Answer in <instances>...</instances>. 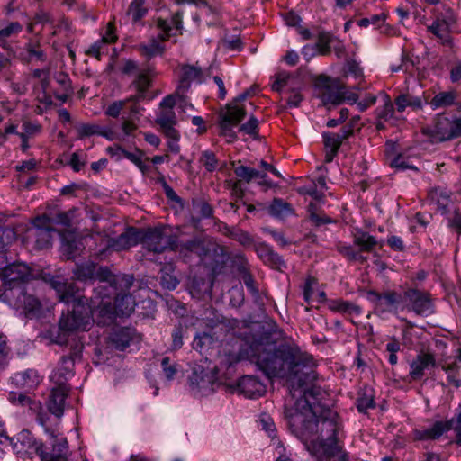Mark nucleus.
Listing matches in <instances>:
<instances>
[{"label":"nucleus","mask_w":461,"mask_h":461,"mask_svg":"<svg viewBox=\"0 0 461 461\" xmlns=\"http://www.w3.org/2000/svg\"><path fill=\"white\" fill-rule=\"evenodd\" d=\"M173 251L178 252L181 256L187 258L196 255L201 258L206 257L210 251V242L206 237L194 236L185 241H178L175 237Z\"/></svg>","instance_id":"13"},{"label":"nucleus","mask_w":461,"mask_h":461,"mask_svg":"<svg viewBox=\"0 0 461 461\" xmlns=\"http://www.w3.org/2000/svg\"><path fill=\"white\" fill-rule=\"evenodd\" d=\"M246 355L267 377L286 378L292 384L293 396H295V384L300 388L317 377L314 359L298 347L254 342L247 348Z\"/></svg>","instance_id":"2"},{"label":"nucleus","mask_w":461,"mask_h":461,"mask_svg":"<svg viewBox=\"0 0 461 461\" xmlns=\"http://www.w3.org/2000/svg\"><path fill=\"white\" fill-rule=\"evenodd\" d=\"M403 298L407 303L409 311L416 315L428 317L434 313L435 307L429 293L416 288H410L404 292Z\"/></svg>","instance_id":"11"},{"label":"nucleus","mask_w":461,"mask_h":461,"mask_svg":"<svg viewBox=\"0 0 461 461\" xmlns=\"http://www.w3.org/2000/svg\"><path fill=\"white\" fill-rule=\"evenodd\" d=\"M68 392V388L67 385H57V387L52 389L47 403L50 412L57 417H61L63 415Z\"/></svg>","instance_id":"27"},{"label":"nucleus","mask_w":461,"mask_h":461,"mask_svg":"<svg viewBox=\"0 0 461 461\" xmlns=\"http://www.w3.org/2000/svg\"><path fill=\"white\" fill-rule=\"evenodd\" d=\"M113 305L119 317L129 316L135 307V302L130 294H116L113 296Z\"/></svg>","instance_id":"32"},{"label":"nucleus","mask_w":461,"mask_h":461,"mask_svg":"<svg viewBox=\"0 0 461 461\" xmlns=\"http://www.w3.org/2000/svg\"><path fill=\"white\" fill-rule=\"evenodd\" d=\"M376 238L370 233L357 229L353 234V245L358 247V251L372 252L373 249L377 245Z\"/></svg>","instance_id":"31"},{"label":"nucleus","mask_w":461,"mask_h":461,"mask_svg":"<svg viewBox=\"0 0 461 461\" xmlns=\"http://www.w3.org/2000/svg\"><path fill=\"white\" fill-rule=\"evenodd\" d=\"M73 275L77 280L84 283L98 281V285L123 283L124 288L129 289L133 283L131 276H116L112 274L107 267L98 266L90 260L77 264L73 269Z\"/></svg>","instance_id":"5"},{"label":"nucleus","mask_w":461,"mask_h":461,"mask_svg":"<svg viewBox=\"0 0 461 461\" xmlns=\"http://www.w3.org/2000/svg\"><path fill=\"white\" fill-rule=\"evenodd\" d=\"M259 423L261 425L262 429H264L270 438H275L276 428L271 417H269L267 414L260 415Z\"/></svg>","instance_id":"61"},{"label":"nucleus","mask_w":461,"mask_h":461,"mask_svg":"<svg viewBox=\"0 0 461 461\" xmlns=\"http://www.w3.org/2000/svg\"><path fill=\"white\" fill-rule=\"evenodd\" d=\"M446 217L447 227L458 236L461 235V210L454 209L452 212L450 209L447 214H443Z\"/></svg>","instance_id":"47"},{"label":"nucleus","mask_w":461,"mask_h":461,"mask_svg":"<svg viewBox=\"0 0 461 461\" xmlns=\"http://www.w3.org/2000/svg\"><path fill=\"white\" fill-rule=\"evenodd\" d=\"M268 212L275 218L285 219L294 214V209L289 203L275 198L268 207Z\"/></svg>","instance_id":"34"},{"label":"nucleus","mask_w":461,"mask_h":461,"mask_svg":"<svg viewBox=\"0 0 461 461\" xmlns=\"http://www.w3.org/2000/svg\"><path fill=\"white\" fill-rule=\"evenodd\" d=\"M336 36L331 34L329 32L321 31L319 32L318 41L316 43V47L318 48V51L321 55H328L331 51V44L335 41Z\"/></svg>","instance_id":"44"},{"label":"nucleus","mask_w":461,"mask_h":461,"mask_svg":"<svg viewBox=\"0 0 461 461\" xmlns=\"http://www.w3.org/2000/svg\"><path fill=\"white\" fill-rule=\"evenodd\" d=\"M23 290V287H19V291L16 292V306L23 308L24 313L29 318L38 316L41 311L40 300L33 295L27 294Z\"/></svg>","instance_id":"25"},{"label":"nucleus","mask_w":461,"mask_h":461,"mask_svg":"<svg viewBox=\"0 0 461 461\" xmlns=\"http://www.w3.org/2000/svg\"><path fill=\"white\" fill-rule=\"evenodd\" d=\"M46 433L50 434L51 438L52 450L46 452L42 448L41 452V459L42 461H68V443L66 438L57 437L53 430L49 429H45Z\"/></svg>","instance_id":"18"},{"label":"nucleus","mask_w":461,"mask_h":461,"mask_svg":"<svg viewBox=\"0 0 461 461\" xmlns=\"http://www.w3.org/2000/svg\"><path fill=\"white\" fill-rule=\"evenodd\" d=\"M113 36L111 38L103 36L102 39L95 41L93 44L90 45V47L86 50V54L88 56L95 57L97 59H100L102 48L105 44L113 42Z\"/></svg>","instance_id":"51"},{"label":"nucleus","mask_w":461,"mask_h":461,"mask_svg":"<svg viewBox=\"0 0 461 461\" xmlns=\"http://www.w3.org/2000/svg\"><path fill=\"white\" fill-rule=\"evenodd\" d=\"M385 21V15L383 14H373L371 17L362 18L357 22V25L360 27H368L369 25H375L379 27Z\"/></svg>","instance_id":"57"},{"label":"nucleus","mask_w":461,"mask_h":461,"mask_svg":"<svg viewBox=\"0 0 461 461\" xmlns=\"http://www.w3.org/2000/svg\"><path fill=\"white\" fill-rule=\"evenodd\" d=\"M51 229L50 228H41L37 227L33 230V235L35 237V244L36 248L42 249L48 248L51 244Z\"/></svg>","instance_id":"46"},{"label":"nucleus","mask_w":461,"mask_h":461,"mask_svg":"<svg viewBox=\"0 0 461 461\" xmlns=\"http://www.w3.org/2000/svg\"><path fill=\"white\" fill-rule=\"evenodd\" d=\"M435 366L436 358L433 354L429 352L420 353L410 364L409 375L411 380H420L424 375V371L429 367H434Z\"/></svg>","instance_id":"22"},{"label":"nucleus","mask_w":461,"mask_h":461,"mask_svg":"<svg viewBox=\"0 0 461 461\" xmlns=\"http://www.w3.org/2000/svg\"><path fill=\"white\" fill-rule=\"evenodd\" d=\"M323 142L326 149H333L339 151L341 144L338 140V136L334 132H323Z\"/></svg>","instance_id":"60"},{"label":"nucleus","mask_w":461,"mask_h":461,"mask_svg":"<svg viewBox=\"0 0 461 461\" xmlns=\"http://www.w3.org/2000/svg\"><path fill=\"white\" fill-rule=\"evenodd\" d=\"M156 122L160 127L175 125L176 122L175 112L173 110H163Z\"/></svg>","instance_id":"55"},{"label":"nucleus","mask_w":461,"mask_h":461,"mask_svg":"<svg viewBox=\"0 0 461 461\" xmlns=\"http://www.w3.org/2000/svg\"><path fill=\"white\" fill-rule=\"evenodd\" d=\"M461 135V118L438 117L432 129L435 141H446Z\"/></svg>","instance_id":"14"},{"label":"nucleus","mask_w":461,"mask_h":461,"mask_svg":"<svg viewBox=\"0 0 461 461\" xmlns=\"http://www.w3.org/2000/svg\"><path fill=\"white\" fill-rule=\"evenodd\" d=\"M50 285L53 288L59 298L60 302L69 304L70 302L76 301L77 297L73 284L68 283L64 277L60 276H53L50 279Z\"/></svg>","instance_id":"24"},{"label":"nucleus","mask_w":461,"mask_h":461,"mask_svg":"<svg viewBox=\"0 0 461 461\" xmlns=\"http://www.w3.org/2000/svg\"><path fill=\"white\" fill-rule=\"evenodd\" d=\"M145 1L146 0H133L131 3L128 14L132 16L133 22H138L146 15L148 9L145 7Z\"/></svg>","instance_id":"48"},{"label":"nucleus","mask_w":461,"mask_h":461,"mask_svg":"<svg viewBox=\"0 0 461 461\" xmlns=\"http://www.w3.org/2000/svg\"><path fill=\"white\" fill-rule=\"evenodd\" d=\"M443 423L450 425V429H453L456 433L455 443L461 446V411L456 417L443 421Z\"/></svg>","instance_id":"58"},{"label":"nucleus","mask_w":461,"mask_h":461,"mask_svg":"<svg viewBox=\"0 0 461 461\" xmlns=\"http://www.w3.org/2000/svg\"><path fill=\"white\" fill-rule=\"evenodd\" d=\"M448 430H450V425L443 423V421H436L429 429H414L413 436L416 440H435Z\"/></svg>","instance_id":"30"},{"label":"nucleus","mask_w":461,"mask_h":461,"mask_svg":"<svg viewBox=\"0 0 461 461\" xmlns=\"http://www.w3.org/2000/svg\"><path fill=\"white\" fill-rule=\"evenodd\" d=\"M200 162L209 172H213L218 167V160L212 151L205 150L202 153Z\"/></svg>","instance_id":"53"},{"label":"nucleus","mask_w":461,"mask_h":461,"mask_svg":"<svg viewBox=\"0 0 461 461\" xmlns=\"http://www.w3.org/2000/svg\"><path fill=\"white\" fill-rule=\"evenodd\" d=\"M309 219L312 224L316 227H320L324 224L331 223L332 220L326 215H320L316 212V205L311 203L308 205Z\"/></svg>","instance_id":"52"},{"label":"nucleus","mask_w":461,"mask_h":461,"mask_svg":"<svg viewBox=\"0 0 461 461\" xmlns=\"http://www.w3.org/2000/svg\"><path fill=\"white\" fill-rule=\"evenodd\" d=\"M175 267L172 264H165L161 269L160 285L164 289L174 290L179 284L178 279L174 275Z\"/></svg>","instance_id":"36"},{"label":"nucleus","mask_w":461,"mask_h":461,"mask_svg":"<svg viewBox=\"0 0 461 461\" xmlns=\"http://www.w3.org/2000/svg\"><path fill=\"white\" fill-rule=\"evenodd\" d=\"M204 75L202 68L196 65H185L181 68V76L178 83V93H186L193 82L203 83Z\"/></svg>","instance_id":"21"},{"label":"nucleus","mask_w":461,"mask_h":461,"mask_svg":"<svg viewBox=\"0 0 461 461\" xmlns=\"http://www.w3.org/2000/svg\"><path fill=\"white\" fill-rule=\"evenodd\" d=\"M15 239V232L8 228L0 229V266L6 263V247Z\"/></svg>","instance_id":"41"},{"label":"nucleus","mask_w":461,"mask_h":461,"mask_svg":"<svg viewBox=\"0 0 461 461\" xmlns=\"http://www.w3.org/2000/svg\"><path fill=\"white\" fill-rule=\"evenodd\" d=\"M456 98L454 91L440 92L437 94L429 102V105L433 110L447 107L452 105Z\"/></svg>","instance_id":"40"},{"label":"nucleus","mask_w":461,"mask_h":461,"mask_svg":"<svg viewBox=\"0 0 461 461\" xmlns=\"http://www.w3.org/2000/svg\"><path fill=\"white\" fill-rule=\"evenodd\" d=\"M82 349V344H76L69 356L61 357L59 366L50 375V380L54 384L57 385H67V381L74 375V364L77 359H80Z\"/></svg>","instance_id":"12"},{"label":"nucleus","mask_w":461,"mask_h":461,"mask_svg":"<svg viewBox=\"0 0 461 461\" xmlns=\"http://www.w3.org/2000/svg\"><path fill=\"white\" fill-rule=\"evenodd\" d=\"M11 381L16 388L23 389L24 392H30L40 384V376L37 371L29 369L14 374V375L11 377Z\"/></svg>","instance_id":"29"},{"label":"nucleus","mask_w":461,"mask_h":461,"mask_svg":"<svg viewBox=\"0 0 461 461\" xmlns=\"http://www.w3.org/2000/svg\"><path fill=\"white\" fill-rule=\"evenodd\" d=\"M139 230L129 228L118 237L112 239L109 246L117 251L128 249L140 243Z\"/></svg>","instance_id":"28"},{"label":"nucleus","mask_w":461,"mask_h":461,"mask_svg":"<svg viewBox=\"0 0 461 461\" xmlns=\"http://www.w3.org/2000/svg\"><path fill=\"white\" fill-rule=\"evenodd\" d=\"M258 121L251 115L247 122L242 123L239 126V131L248 134L249 136L256 137L258 135Z\"/></svg>","instance_id":"54"},{"label":"nucleus","mask_w":461,"mask_h":461,"mask_svg":"<svg viewBox=\"0 0 461 461\" xmlns=\"http://www.w3.org/2000/svg\"><path fill=\"white\" fill-rule=\"evenodd\" d=\"M161 366L167 379L172 380L177 372L176 364L166 357L161 361Z\"/></svg>","instance_id":"59"},{"label":"nucleus","mask_w":461,"mask_h":461,"mask_svg":"<svg viewBox=\"0 0 461 461\" xmlns=\"http://www.w3.org/2000/svg\"><path fill=\"white\" fill-rule=\"evenodd\" d=\"M330 309L333 312L342 313H354L356 315H359L361 313V308L358 305L343 300L332 301L330 304Z\"/></svg>","instance_id":"43"},{"label":"nucleus","mask_w":461,"mask_h":461,"mask_svg":"<svg viewBox=\"0 0 461 461\" xmlns=\"http://www.w3.org/2000/svg\"><path fill=\"white\" fill-rule=\"evenodd\" d=\"M61 250L63 255L67 258V259H72L77 255L79 254L80 251V243L77 240H65L62 242Z\"/></svg>","instance_id":"50"},{"label":"nucleus","mask_w":461,"mask_h":461,"mask_svg":"<svg viewBox=\"0 0 461 461\" xmlns=\"http://www.w3.org/2000/svg\"><path fill=\"white\" fill-rule=\"evenodd\" d=\"M117 285H98L94 290L95 294L94 297L90 300L85 297V304L91 310L90 321H96L98 325L105 326L119 317L113 305Z\"/></svg>","instance_id":"3"},{"label":"nucleus","mask_w":461,"mask_h":461,"mask_svg":"<svg viewBox=\"0 0 461 461\" xmlns=\"http://www.w3.org/2000/svg\"><path fill=\"white\" fill-rule=\"evenodd\" d=\"M427 199L441 214H447L453 203L452 192L443 186H434L428 190Z\"/></svg>","instance_id":"19"},{"label":"nucleus","mask_w":461,"mask_h":461,"mask_svg":"<svg viewBox=\"0 0 461 461\" xmlns=\"http://www.w3.org/2000/svg\"><path fill=\"white\" fill-rule=\"evenodd\" d=\"M12 439L13 440L10 442L13 444L14 449L17 453H35L41 457V452L42 451L43 444L38 443L29 430L23 429L19 432L15 438V442H14V438Z\"/></svg>","instance_id":"20"},{"label":"nucleus","mask_w":461,"mask_h":461,"mask_svg":"<svg viewBox=\"0 0 461 461\" xmlns=\"http://www.w3.org/2000/svg\"><path fill=\"white\" fill-rule=\"evenodd\" d=\"M171 336H172L171 348L173 350L179 349L184 344V342H183V338H184L183 327L181 325L176 326L172 331Z\"/></svg>","instance_id":"62"},{"label":"nucleus","mask_w":461,"mask_h":461,"mask_svg":"<svg viewBox=\"0 0 461 461\" xmlns=\"http://www.w3.org/2000/svg\"><path fill=\"white\" fill-rule=\"evenodd\" d=\"M238 391L247 398H257L264 394L265 385L253 375L242 376L237 384Z\"/></svg>","instance_id":"23"},{"label":"nucleus","mask_w":461,"mask_h":461,"mask_svg":"<svg viewBox=\"0 0 461 461\" xmlns=\"http://www.w3.org/2000/svg\"><path fill=\"white\" fill-rule=\"evenodd\" d=\"M192 212L194 221L209 219L213 214L212 207L203 199H194L192 201Z\"/></svg>","instance_id":"33"},{"label":"nucleus","mask_w":461,"mask_h":461,"mask_svg":"<svg viewBox=\"0 0 461 461\" xmlns=\"http://www.w3.org/2000/svg\"><path fill=\"white\" fill-rule=\"evenodd\" d=\"M441 369L447 374V380L449 384L456 388L461 387L460 366L456 361L442 365Z\"/></svg>","instance_id":"39"},{"label":"nucleus","mask_w":461,"mask_h":461,"mask_svg":"<svg viewBox=\"0 0 461 461\" xmlns=\"http://www.w3.org/2000/svg\"><path fill=\"white\" fill-rule=\"evenodd\" d=\"M1 276L3 279V294L7 298L15 297L22 284L28 281L32 276L31 268L21 262L5 265L2 268Z\"/></svg>","instance_id":"8"},{"label":"nucleus","mask_w":461,"mask_h":461,"mask_svg":"<svg viewBox=\"0 0 461 461\" xmlns=\"http://www.w3.org/2000/svg\"><path fill=\"white\" fill-rule=\"evenodd\" d=\"M338 251L349 261L365 263L367 260V258L363 256L353 245L339 244Z\"/></svg>","instance_id":"45"},{"label":"nucleus","mask_w":461,"mask_h":461,"mask_svg":"<svg viewBox=\"0 0 461 461\" xmlns=\"http://www.w3.org/2000/svg\"><path fill=\"white\" fill-rule=\"evenodd\" d=\"M252 91V89H249L240 94L230 104H226L218 113L219 135L225 138L229 143H232L238 139L234 129L246 116L244 107L240 105L239 103L245 101Z\"/></svg>","instance_id":"4"},{"label":"nucleus","mask_w":461,"mask_h":461,"mask_svg":"<svg viewBox=\"0 0 461 461\" xmlns=\"http://www.w3.org/2000/svg\"><path fill=\"white\" fill-rule=\"evenodd\" d=\"M214 376L202 366L194 368L189 376L191 392L196 396L209 395L213 392Z\"/></svg>","instance_id":"15"},{"label":"nucleus","mask_w":461,"mask_h":461,"mask_svg":"<svg viewBox=\"0 0 461 461\" xmlns=\"http://www.w3.org/2000/svg\"><path fill=\"white\" fill-rule=\"evenodd\" d=\"M318 86L320 88V97L325 105H336L344 101L345 86L339 85L328 77L321 78L319 80Z\"/></svg>","instance_id":"17"},{"label":"nucleus","mask_w":461,"mask_h":461,"mask_svg":"<svg viewBox=\"0 0 461 461\" xmlns=\"http://www.w3.org/2000/svg\"><path fill=\"white\" fill-rule=\"evenodd\" d=\"M265 263L270 265L273 268L278 270L286 267V265L283 260L282 257L278 253L275 252L273 249L268 254V257L266 259Z\"/></svg>","instance_id":"63"},{"label":"nucleus","mask_w":461,"mask_h":461,"mask_svg":"<svg viewBox=\"0 0 461 461\" xmlns=\"http://www.w3.org/2000/svg\"><path fill=\"white\" fill-rule=\"evenodd\" d=\"M298 192L301 194L310 195L316 201H321L324 197L323 191H319L315 183H312L310 185L300 187Z\"/></svg>","instance_id":"56"},{"label":"nucleus","mask_w":461,"mask_h":461,"mask_svg":"<svg viewBox=\"0 0 461 461\" xmlns=\"http://www.w3.org/2000/svg\"><path fill=\"white\" fill-rule=\"evenodd\" d=\"M124 158L132 162L143 174L149 171V167L143 162V152L140 149H136L134 152L126 150Z\"/></svg>","instance_id":"49"},{"label":"nucleus","mask_w":461,"mask_h":461,"mask_svg":"<svg viewBox=\"0 0 461 461\" xmlns=\"http://www.w3.org/2000/svg\"><path fill=\"white\" fill-rule=\"evenodd\" d=\"M284 88H287L285 91L287 94V97L285 98L286 106L289 108L299 107L303 100V96L301 93L302 84L290 73L280 72L276 77L272 89L281 93Z\"/></svg>","instance_id":"10"},{"label":"nucleus","mask_w":461,"mask_h":461,"mask_svg":"<svg viewBox=\"0 0 461 461\" xmlns=\"http://www.w3.org/2000/svg\"><path fill=\"white\" fill-rule=\"evenodd\" d=\"M217 342V339H214L210 332H203L195 335L192 345L194 349L204 353L213 348Z\"/></svg>","instance_id":"35"},{"label":"nucleus","mask_w":461,"mask_h":461,"mask_svg":"<svg viewBox=\"0 0 461 461\" xmlns=\"http://www.w3.org/2000/svg\"><path fill=\"white\" fill-rule=\"evenodd\" d=\"M153 76L154 70L152 68L148 67L147 68L142 69L132 82L137 92L146 95V92L151 86V78Z\"/></svg>","instance_id":"37"},{"label":"nucleus","mask_w":461,"mask_h":461,"mask_svg":"<svg viewBox=\"0 0 461 461\" xmlns=\"http://www.w3.org/2000/svg\"><path fill=\"white\" fill-rule=\"evenodd\" d=\"M72 310L62 314L59 320V329L65 331L87 330L90 329V308L85 304V297H77L70 302Z\"/></svg>","instance_id":"7"},{"label":"nucleus","mask_w":461,"mask_h":461,"mask_svg":"<svg viewBox=\"0 0 461 461\" xmlns=\"http://www.w3.org/2000/svg\"><path fill=\"white\" fill-rule=\"evenodd\" d=\"M328 393L319 385L303 391L285 415L291 432L318 461H327L341 452L338 442V413L325 404Z\"/></svg>","instance_id":"1"},{"label":"nucleus","mask_w":461,"mask_h":461,"mask_svg":"<svg viewBox=\"0 0 461 461\" xmlns=\"http://www.w3.org/2000/svg\"><path fill=\"white\" fill-rule=\"evenodd\" d=\"M375 113L376 119L383 120L384 122L394 119L393 104L388 95H384V105L377 107Z\"/></svg>","instance_id":"42"},{"label":"nucleus","mask_w":461,"mask_h":461,"mask_svg":"<svg viewBox=\"0 0 461 461\" xmlns=\"http://www.w3.org/2000/svg\"><path fill=\"white\" fill-rule=\"evenodd\" d=\"M157 27L159 30L157 37H153L147 43H142L139 46V50L142 56L146 59H150L156 56H161L165 51V47L162 41L169 39V37L175 35L172 31H181L182 26V14L176 13L172 16L170 22L158 18L157 20Z\"/></svg>","instance_id":"6"},{"label":"nucleus","mask_w":461,"mask_h":461,"mask_svg":"<svg viewBox=\"0 0 461 461\" xmlns=\"http://www.w3.org/2000/svg\"><path fill=\"white\" fill-rule=\"evenodd\" d=\"M375 407L373 396L362 395L357 400V408L359 412H366L368 409Z\"/></svg>","instance_id":"64"},{"label":"nucleus","mask_w":461,"mask_h":461,"mask_svg":"<svg viewBox=\"0 0 461 461\" xmlns=\"http://www.w3.org/2000/svg\"><path fill=\"white\" fill-rule=\"evenodd\" d=\"M366 298L374 304V308L377 312H390L397 308L402 300V295L395 291H387L379 294L374 290L366 293Z\"/></svg>","instance_id":"16"},{"label":"nucleus","mask_w":461,"mask_h":461,"mask_svg":"<svg viewBox=\"0 0 461 461\" xmlns=\"http://www.w3.org/2000/svg\"><path fill=\"white\" fill-rule=\"evenodd\" d=\"M136 337L134 329L129 327L115 328L109 336L110 344L117 350H124Z\"/></svg>","instance_id":"26"},{"label":"nucleus","mask_w":461,"mask_h":461,"mask_svg":"<svg viewBox=\"0 0 461 461\" xmlns=\"http://www.w3.org/2000/svg\"><path fill=\"white\" fill-rule=\"evenodd\" d=\"M140 243L148 250L161 253L169 248L173 250L175 235H167L161 227L139 230Z\"/></svg>","instance_id":"9"},{"label":"nucleus","mask_w":461,"mask_h":461,"mask_svg":"<svg viewBox=\"0 0 461 461\" xmlns=\"http://www.w3.org/2000/svg\"><path fill=\"white\" fill-rule=\"evenodd\" d=\"M450 23L444 17H437L428 30L441 41H447L449 36Z\"/></svg>","instance_id":"38"}]
</instances>
